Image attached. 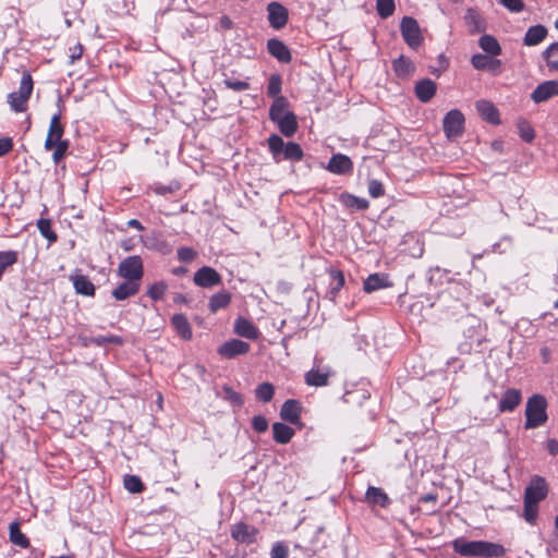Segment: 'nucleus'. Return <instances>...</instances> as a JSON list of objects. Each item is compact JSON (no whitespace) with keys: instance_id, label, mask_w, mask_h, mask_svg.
Listing matches in <instances>:
<instances>
[{"instance_id":"nucleus-1","label":"nucleus","mask_w":558,"mask_h":558,"mask_svg":"<svg viewBox=\"0 0 558 558\" xmlns=\"http://www.w3.org/2000/svg\"><path fill=\"white\" fill-rule=\"evenodd\" d=\"M453 550L463 557H502L506 549L502 545L486 541H466L457 538L452 543Z\"/></svg>"},{"instance_id":"nucleus-2","label":"nucleus","mask_w":558,"mask_h":558,"mask_svg":"<svg viewBox=\"0 0 558 558\" xmlns=\"http://www.w3.org/2000/svg\"><path fill=\"white\" fill-rule=\"evenodd\" d=\"M268 149L271 154L272 160L276 163L282 160L298 162L303 159L304 153L302 147L295 142L284 141L277 134H271L267 138Z\"/></svg>"},{"instance_id":"nucleus-3","label":"nucleus","mask_w":558,"mask_h":558,"mask_svg":"<svg viewBox=\"0 0 558 558\" xmlns=\"http://www.w3.org/2000/svg\"><path fill=\"white\" fill-rule=\"evenodd\" d=\"M547 407L548 402L543 395H532L525 405V424L526 429L537 428L544 425L547 420Z\"/></svg>"},{"instance_id":"nucleus-4","label":"nucleus","mask_w":558,"mask_h":558,"mask_svg":"<svg viewBox=\"0 0 558 558\" xmlns=\"http://www.w3.org/2000/svg\"><path fill=\"white\" fill-rule=\"evenodd\" d=\"M34 83L28 72H23L19 89L8 95V104L15 112H24L27 109L28 99L33 93Z\"/></svg>"},{"instance_id":"nucleus-5","label":"nucleus","mask_w":558,"mask_h":558,"mask_svg":"<svg viewBox=\"0 0 558 558\" xmlns=\"http://www.w3.org/2000/svg\"><path fill=\"white\" fill-rule=\"evenodd\" d=\"M464 121L463 113L458 109H452L446 113L442 120V129L449 141H454L462 136Z\"/></svg>"},{"instance_id":"nucleus-6","label":"nucleus","mask_w":558,"mask_h":558,"mask_svg":"<svg viewBox=\"0 0 558 558\" xmlns=\"http://www.w3.org/2000/svg\"><path fill=\"white\" fill-rule=\"evenodd\" d=\"M400 32L403 40L412 49H417L423 43L421 27L414 17L404 16L401 20Z\"/></svg>"},{"instance_id":"nucleus-7","label":"nucleus","mask_w":558,"mask_h":558,"mask_svg":"<svg viewBox=\"0 0 558 558\" xmlns=\"http://www.w3.org/2000/svg\"><path fill=\"white\" fill-rule=\"evenodd\" d=\"M118 275L123 279L140 282L144 275L143 260L141 256L133 255L124 258L118 266Z\"/></svg>"},{"instance_id":"nucleus-8","label":"nucleus","mask_w":558,"mask_h":558,"mask_svg":"<svg viewBox=\"0 0 558 558\" xmlns=\"http://www.w3.org/2000/svg\"><path fill=\"white\" fill-rule=\"evenodd\" d=\"M548 493V486L544 477L534 476L524 492V500L533 504H539Z\"/></svg>"},{"instance_id":"nucleus-9","label":"nucleus","mask_w":558,"mask_h":558,"mask_svg":"<svg viewBox=\"0 0 558 558\" xmlns=\"http://www.w3.org/2000/svg\"><path fill=\"white\" fill-rule=\"evenodd\" d=\"M471 64L478 71H488L494 75L501 73V61L490 54H473L471 58Z\"/></svg>"},{"instance_id":"nucleus-10","label":"nucleus","mask_w":558,"mask_h":558,"mask_svg":"<svg viewBox=\"0 0 558 558\" xmlns=\"http://www.w3.org/2000/svg\"><path fill=\"white\" fill-rule=\"evenodd\" d=\"M268 22L275 29H280L286 26L289 12L281 3L272 1L267 5Z\"/></svg>"},{"instance_id":"nucleus-11","label":"nucleus","mask_w":558,"mask_h":558,"mask_svg":"<svg viewBox=\"0 0 558 558\" xmlns=\"http://www.w3.org/2000/svg\"><path fill=\"white\" fill-rule=\"evenodd\" d=\"M250 344L240 339H231L222 343L217 352L225 359H234L238 355H244L250 351Z\"/></svg>"},{"instance_id":"nucleus-12","label":"nucleus","mask_w":558,"mask_h":558,"mask_svg":"<svg viewBox=\"0 0 558 558\" xmlns=\"http://www.w3.org/2000/svg\"><path fill=\"white\" fill-rule=\"evenodd\" d=\"M194 283L202 288H211L221 282V276L211 267L204 266L194 274Z\"/></svg>"},{"instance_id":"nucleus-13","label":"nucleus","mask_w":558,"mask_h":558,"mask_svg":"<svg viewBox=\"0 0 558 558\" xmlns=\"http://www.w3.org/2000/svg\"><path fill=\"white\" fill-rule=\"evenodd\" d=\"M326 169L339 175L350 174L353 170V162L347 155L333 154L328 161Z\"/></svg>"},{"instance_id":"nucleus-14","label":"nucleus","mask_w":558,"mask_h":558,"mask_svg":"<svg viewBox=\"0 0 558 558\" xmlns=\"http://www.w3.org/2000/svg\"><path fill=\"white\" fill-rule=\"evenodd\" d=\"M555 96H558V81L553 80L537 85L531 94V99L536 104H541Z\"/></svg>"},{"instance_id":"nucleus-15","label":"nucleus","mask_w":558,"mask_h":558,"mask_svg":"<svg viewBox=\"0 0 558 558\" xmlns=\"http://www.w3.org/2000/svg\"><path fill=\"white\" fill-rule=\"evenodd\" d=\"M63 132H64V130L61 124V114L56 113L52 116V118L50 120L48 134H47L46 141H45L46 150L53 149V145H56V143L63 141L62 140Z\"/></svg>"},{"instance_id":"nucleus-16","label":"nucleus","mask_w":558,"mask_h":558,"mask_svg":"<svg viewBox=\"0 0 558 558\" xmlns=\"http://www.w3.org/2000/svg\"><path fill=\"white\" fill-rule=\"evenodd\" d=\"M257 530L243 522L236 523L231 529V536L240 543L251 544L256 539Z\"/></svg>"},{"instance_id":"nucleus-17","label":"nucleus","mask_w":558,"mask_h":558,"mask_svg":"<svg viewBox=\"0 0 558 558\" xmlns=\"http://www.w3.org/2000/svg\"><path fill=\"white\" fill-rule=\"evenodd\" d=\"M522 401V393L519 389L509 388L505 391L499 401L500 412H512Z\"/></svg>"},{"instance_id":"nucleus-18","label":"nucleus","mask_w":558,"mask_h":558,"mask_svg":"<svg viewBox=\"0 0 558 558\" xmlns=\"http://www.w3.org/2000/svg\"><path fill=\"white\" fill-rule=\"evenodd\" d=\"M280 417L291 424H298L301 417V404L294 399L283 402L280 410Z\"/></svg>"},{"instance_id":"nucleus-19","label":"nucleus","mask_w":558,"mask_h":558,"mask_svg":"<svg viewBox=\"0 0 558 558\" xmlns=\"http://www.w3.org/2000/svg\"><path fill=\"white\" fill-rule=\"evenodd\" d=\"M234 332L243 338L256 340L259 337L258 328L248 319L238 317L234 322Z\"/></svg>"},{"instance_id":"nucleus-20","label":"nucleus","mask_w":558,"mask_h":558,"mask_svg":"<svg viewBox=\"0 0 558 558\" xmlns=\"http://www.w3.org/2000/svg\"><path fill=\"white\" fill-rule=\"evenodd\" d=\"M140 287V282L125 279L112 291V296L118 301L126 300L137 294Z\"/></svg>"},{"instance_id":"nucleus-21","label":"nucleus","mask_w":558,"mask_h":558,"mask_svg":"<svg viewBox=\"0 0 558 558\" xmlns=\"http://www.w3.org/2000/svg\"><path fill=\"white\" fill-rule=\"evenodd\" d=\"M391 286L392 283L389 281L388 275L375 272L365 279L363 283V290L367 293H371Z\"/></svg>"},{"instance_id":"nucleus-22","label":"nucleus","mask_w":558,"mask_h":558,"mask_svg":"<svg viewBox=\"0 0 558 558\" xmlns=\"http://www.w3.org/2000/svg\"><path fill=\"white\" fill-rule=\"evenodd\" d=\"M478 114L487 122L499 124V112L493 102L482 99L475 104Z\"/></svg>"},{"instance_id":"nucleus-23","label":"nucleus","mask_w":558,"mask_h":558,"mask_svg":"<svg viewBox=\"0 0 558 558\" xmlns=\"http://www.w3.org/2000/svg\"><path fill=\"white\" fill-rule=\"evenodd\" d=\"M437 85L430 78L421 80L415 84V95L422 102H428L436 94Z\"/></svg>"},{"instance_id":"nucleus-24","label":"nucleus","mask_w":558,"mask_h":558,"mask_svg":"<svg viewBox=\"0 0 558 558\" xmlns=\"http://www.w3.org/2000/svg\"><path fill=\"white\" fill-rule=\"evenodd\" d=\"M547 28L544 25L537 24L527 28L524 38L523 45L527 47H533L541 44L547 36Z\"/></svg>"},{"instance_id":"nucleus-25","label":"nucleus","mask_w":558,"mask_h":558,"mask_svg":"<svg viewBox=\"0 0 558 558\" xmlns=\"http://www.w3.org/2000/svg\"><path fill=\"white\" fill-rule=\"evenodd\" d=\"M268 52L280 62H289L291 60V53L288 47L279 39L272 38L267 41Z\"/></svg>"},{"instance_id":"nucleus-26","label":"nucleus","mask_w":558,"mask_h":558,"mask_svg":"<svg viewBox=\"0 0 558 558\" xmlns=\"http://www.w3.org/2000/svg\"><path fill=\"white\" fill-rule=\"evenodd\" d=\"M71 280L77 294L86 296H93L95 294V286L87 276L75 274L71 276Z\"/></svg>"},{"instance_id":"nucleus-27","label":"nucleus","mask_w":558,"mask_h":558,"mask_svg":"<svg viewBox=\"0 0 558 558\" xmlns=\"http://www.w3.org/2000/svg\"><path fill=\"white\" fill-rule=\"evenodd\" d=\"M274 123L277 124L280 133L286 137H292L299 128L296 116L293 112L286 114L280 120L274 121Z\"/></svg>"},{"instance_id":"nucleus-28","label":"nucleus","mask_w":558,"mask_h":558,"mask_svg":"<svg viewBox=\"0 0 558 558\" xmlns=\"http://www.w3.org/2000/svg\"><path fill=\"white\" fill-rule=\"evenodd\" d=\"M328 272L330 277V282L327 295L330 301H335L340 290L344 286V275L341 270L337 269H329Z\"/></svg>"},{"instance_id":"nucleus-29","label":"nucleus","mask_w":558,"mask_h":558,"mask_svg":"<svg viewBox=\"0 0 558 558\" xmlns=\"http://www.w3.org/2000/svg\"><path fill=\"white\" fill-rule=\"evenodd\" d=\"M330 372L328 368H313L305 374V383L308 386L323 387L328 384Z\"/></svg>"},{"instance_id":"nucleus-30","label":"nucleus","mask_w":558,"mask_h":558,"mask_svg":"<svg viewBox=\"0 0 558 558\" xmlns=\"http://www.w3.org/2000/svg\"><path fill=\"white\" fill-rule=\"evenodd\" d=\"M392 69L398 77H409L415 71L414 63L405 56H400L393 60Z\"/></svg>"},{"instance_id":"nucleus-31","label":"nucleus","mask_w":558,"mask_h":558,"mask_svg":"<svg viewBox=\"0 0 558 558\" xmlns=\"http://www.w3.org/2000/svg\"><path fill=\"white\" fill-rule=\"evenodd\" d=\"M294 434V429L284 423L277 422L272 424L274 440L277 444H288L292 439Z\"/></svg>"},{"instance_id":"nucleus-32","label":"nucleus","mask_w":558,"mask_h":558,"mask_svg":"<svg viewBox=\"0 0 558 558\" xmlns=\"http://www.w3.org/2000/svg\"><path fill=\"white\" fill-rule=\"evenodd\" d=\"M339 201L343 206L356 210H365L369 206L366 198L359 197L347 192L340 194Z\"/></svg>"},{"instance_id":"nucleus-33","label":"nucleus","mask_w":558,"mask_h":558,"mask_svg":"<svg viewBox=\"0 0 558 558\" xmlns=\"http://www.w3.org/2000/svg\"><path fill=\"white\" fill-rule=\"evenodd\" d=\"M171 323L182 339L190 340L192 338L193 333L191 325L183 314L173 315Z\"/></svg>"},{"instance_id":"nucleus-34","label":"nucleus","mask_w":558,"mask_h":558,"mask_svg":"<svg viewBox=\"0 0 558 558\" xmlns=\"http://www.w3.org/2000/svg\"><path fill=\"white\" fill-rule=\"evenodd\" d=\"M464 20L470 28V33L475 34L485 31V22L476 10L468 9Z\"/></svg>"},{"instance_id":"nucleus-35","label":"nucleus","mask_w":558,"mask_h":558,"mask_svg":"<svg viewBox=\"0 0 558 558\" xmlns=\"http://www.w3.org/2000/svg\"><path fill=\"white\" fill-rule=\"evenodd\" d=\"M288 99L286 97H277L274 99L272 105L269 108V119L274 122L276 120H280L286 114L291 113L292 111L288 110Z\"/></svg>"},{"instance_id":"nucleus-36","label":"nucleus","mask_w":558,"mask_h":558,"mask_svg":"<svg viewBox=\"0 0 558 558\" xmlns=\"http://www.w3.org/2000/svg\"><path fill=\"white\" fill-rule=\"evenodd\" d=\"M478 46L487 54H490L493 57H497L501 53V47L498 40L492 35L485 34L481 36L478 39Z\"/></svg>"},{"instance_id":"nucleus-37","label":"nucleus","mask_w":558,"mask_h":558,"mask_svg":"<svg viewBox=\"0 0 558 558\" xmlns=\"http://www.w3.org/2000/svg\"><path fill=\"white\" fill-rule=\"evenodd\" d=\"M231 302V294L228 291H219L209 299L208 307L211 313L226 308Z\"/></svg>"},{"instance_id":"nucleus-38","label":"nucleus","mask_w":558,"mask_h":558,"mask_svg":"<svg viewBox=\"0 0 558 558\" xmlns=\"http://www.w3.org/2000/svg\"><path fill=\"white\" fill-rule=\"evenodd\" d=\"M543 59L546 61L550 72H558V43H553L543 52Z\"/></svg>"},{"instance_id":"nucleus-39","label":"nucleus","mask_w":558,"mask_h":558,"mask_svg":"<svg viewBox=\"0 0 558 558\" xmlns=\"http://www.w3.org/2000/svg\"><path fill=\"white\" fill-rule=\"evenodd\" d=\"M19 260L16 251H0V280L2 279L7 268L13 266Z\"/></svg>"},{"instance_id":"nucleus-40","label":"nucleus","mask_w":558,"mask_h":558,"mask_svg":"<svg viewBox=\"0 0 558 558\" xmlns=\"http://www.w3.org/2000/svg\"><path fill=\"white\" fill-rule=\"evenodd\" d=\"M366 498L368 502L386 507L389 504V498L383 489L378 487H368L366 492Z\"/></svg>"},{"instance_id":"nucleus-41","label":"nucleus","mask_w":558,"mask_h":558,"mask_svg":"<svg viewBox=\"0 0 558 558\" xmlns=\"http://www.w3.org/2000/svg\"><path fill=\"white\" fill-rule=\"evenodd\" d=\"M10 541L22 547L27 548L29 546L28 538L21 532L20 526L16 522H12L9 526Z\"/></svg>"},{"instance_id":"nucleus-42","label":"nucleus","mask_w":558,"mask_h":558,"mask_svg":"<svg viewBox=\"0 0 558 558\" xmlns=\"http://www.w3.org/2000/svg\"><path fill=\"white\" fill-rule=\"evenodd\" d=\"M274 395H275V387L270 383H263V384L258 385L255 389L256 399L264 403L271 401V399L274 398Z\"/></svg>"},{"instance_id":"nucleus-43","label":"nucleus","mask_w":558,"mask_h":558,"mask_svg":"<svg viewBox=\"0 0 558 558\" xmlns=\"http://www.w3.org/2000/svg\"><path fill=\"white\" fill-rule=\"evenodd\" d=\"M37 228L40 234L46 238L49 243H53L57 241L58 236L56 232L51 229V221L49 219L40 218L37 221Z\"/></svg>"},{"instance_id":"nucleus-44","label":"nucleus","mask_w":558,"mask_h":558,"mask_svg":"<svg viewBox=\"0 0 558 558\" xmlns=\"http://www.w3.org/2000/svg\"><path fill=\"white\" fill-rule=\"evenodd\" d=\"M377 13L381 19L391 16L395 12L396 4L395 0H377L376 3Z\"/></svg>"},{"instance_id":"nucleus-45","label":"nucleus","mask_w":558,"mask_h":558,"mask_svg":"<svg viewBox=\"0 0 558 558\" xmlns=\"http://www.w3.org/2000/svg\"><path fill=\"white\" fill-rule=\"evenodd\" d=\"M281 87H282L281 76L279 74H272L269 77V82H268V88H267L268 95L274 97V99H277V97H282L280 95Z\"/></svg>"},{"instance_id":"nucleus-46","label":"nucleus","mask_w":558,"mask_h":558,"mask_svg":"<svg viewBox=\"0 0 558 558\" xmlns=\"http://www.w3.org/2000/svg\"><path fill=\"white\" fill-rule=\"evenodd\" d=\"M124 487L132 494L141 493L144 489L141 478L136 475H126L124 477Z\"/></svg>"},{"instance_id":"nucleus-47","label":"nucleus","mask_w":558,"mask_h":558,"mask_svg":"<svg viewBox=\"0 0 558 558\" xmlns=\"http://www.w3.org/2000/svg\"><path fill=\"white\" fill-rule=\"evenodd\" d=\"M167 288L168 286L163 281L155 282L149 287L147 295L154 301L161 300L167 291Z\"/></svg>"},{"instance_id":"nucleus-48","label":"nucleus","mask_w":558,"mask_h":558,"mask_svg":"<svg viewBox=\"0 0 558 558\" xmlns=\"http://www.w3.org/2000/svg\"><path fill=\"white\" fill-rule=\"evenodd\" d=\"M523 504V517L525 521L534 524L538 513V504L529 502L526 500H524Z\"/></svg>"},{"instance_id":"nucleus-49","label":"nucleus","mask_w":558,"mask_h":558,"mask_svg":"<svg viewBox=\"0 0 558 558\" xmlns=\"http://www.w3.org/2000/svg\"><path fill=\"white\" fill-rule=\"evenodd\" d=\"M448 271L436 266L428 270V280L434 284H442L444 278L447 277Z\"/></svg>"},{"instance_id":"nucleus-50","label":"nucleus","mask_w":558,"mask_h":558,"mask_svg":"<svg viewBox=\"0 0 558 558\" xmlns=\"http://www.w3.org/2000/svg\"><path fill=\"white\" fill-rule=\"evenodd\" d=\"M68 147V141L58 142L53 145L54 150L52 153V159L54 163H58L65 156Z\"/></svg>"},{"instance_id":"nucleus-51","label":"nucleus","mask_w":558,"mask_h":558,"mask_svg":"<svg viewBox=\"0 0 558 558\" xmlns=\"http://www.w3.org/2000/svg\"><path fill=\"white\" fill-rule=\"evenodd\" d=\"M368 193L373 198L383 196L385 193L383 183L375 179L371 180L368 182Z\"/></svg>"},{"instance_id":"nucleus-52","label":"nucleus","mask_w":558,"mask_h":558,"mask_svg":"<svg viewBox=\"0 0 558 558\" xmlns=\"http://www.w3.org/2000/svg\"><path fill=\"white\" fill-rule=\"evenodd\" d=\"M271 558H288L289 548L281 542L276 543L270 553Z\"/></svg>"},{"instance_id":"nucleus-53","label":"nucleus","mask_w":558,"mask_h":558,"mask_svg":"<svg viewBox=\"0 0 558 558\" xmlns=\"http://www.w3.org/2000/svg\"><path fill=\"white\" fill-rule=\"evenodd\" d=\"M252 427L257 433H264L268 429V421L263 415H255L252 420Z\"/></svg>"},{"instance_id":"nucleus-54","label":"nucleus","mask_w":558,"mask_h":558,"mask_svg":"<svg viewBox=\"0 0 558 558\" xmlns=\"http://www.w3.org/2000/svg\"><path fill=\"white\" fill-rule=\"evenodd\" d=\"M225 84L228 88L235 90V92H242L246 90L250 87V84L244 81H236L232 78H226Z\"/></svg>"},{"instance_id":"nucleus-55","label":"nucleus","mask_w":558,"mask_h":558,"mask_svg":"<svg viewBox=\"0 0 558 558\" xmlns=\"http://www.w3.org/2000/svg\"><path fill=\"white\" fill-rule=\"evenodd\" d=\"M94 342L98 345H102L106 343H113L121 345L123 343V339L120 336H99L94 339Z\"/></svg>"},{"instance_id":"nucleus-56","label":"nucleus","mask_w":558,"mask_h":558,"mask_svg":"<svg viewBox=\"0 0 558 558\" xmlns=\"http://www.w3.org/2000/svg\"><path fill=\"white\" fill-rule=\"evenodd\" d=\"M196 255V252L191 247H180L178 250V258L184 263L192 262Z\"/></svg>"},{"instance_id":"nucleus-57","label":"nucleus","mask_w":558,"mask_h":558,"mask_svg":"<svg viewBox=\"0 0 558 558\" xmlns=\"http://www.w3.org/2000/svg\"><path fill=\"white\" fill-rule=\"evenodd\" d=\"M500 3L511 12H521L524 9L522 0H499Z\"/></svg>"},{"instance_id":"nucleus-58","label":"nucleus","mask_w":558,"mask_h":558,"mask_svg":"<svg viewBox=\"0 0 558 558\" xmlns=\"http://www.w3.org/2000/svg\"><path fill=\"white\" fill-rule=\"evenodd\" d=\"M520 135L525 142H531L534 138V131L527 124L520 126Z\"/></svg>"},{"instance_id":"nucleus-59","label":"nucleus","mask_w":558,"mask_h":558,"mask_svg":"<svg viewBox=\"0 0 558 558\" xmlns=\"http://www.w3.org/2000/svg\"><path fill=\"white\" fill-rule=\"evenodd\" d=\"M70 52L71 63H74L82 57L83 46L81 44H76L75 46L70 48Z\"/></svg>"},{"instance_id":"nucleus-60","label":"nucleus","mask_w":558,"mask_h":558,"mask_svg":"<svg viewBox=\"0 0 558 558\" xmlns=\"http://www.w3.org/2000/svg\"><path fill=\"white\" fill-rule=\"evenodd\" d=\"M13 147L11 138H1L0 140V157L8 154Z\"/></svg>"},{"instance_id":"nucleus-61","label":"nucleus","mask_w":558,"mask_h":558,"mask_svg":"<svg viewBox=\"0 0 558 558\" xmlns=\"http://www.w3.org/2000/svg\"><path fill=\"white\" fill-rule=\"evenodd\" d=\"M547 450L551 456L558 454V441L556 439H549L547 441Z\"/></svg>"},{"instance_id":"nucleus-62","label":"nucleus","mask_w":558,"mask_h":558,"mask_svg":"<svg viewBox=\"0 0 558 558\" xmlns=\"http://www.w3.org/2000/svg\"><path fill=\"white\" fill-rule=\"evenodd\" d=\"M226 391H227V393H228V398H229L232 402H234V403H236V404H239V405H241V404H242V398H241V396H240L239 393L234 392L233 390H231V389H229V388H228V389H226Z\"/></svg>"},{"instance_id":"nucleus-63","label":"nucleus","mask_w":558,"mask_h":558,"mask_svg":"<svg viewBox=\"0 0 558 558\" xmlns=\"http://www.w3.org/2000/svg\"><path fill=\"white\" fill-rule=\"evenodd\" d=\"M232 21L229 16L223 15L220 17V26L225 29H230L232 27Z\"/></svg>"},{"instance_id":"nucleus-64","label":"nucleus","mask_w":558,"mask_h":558,"mask_svg":"<svg viewBox=\"0 0 558 558\" xmlns=\"http://www.w3.org/2000/svg\"><path fill=\"white\" fill-rule=\"evenodd\" d=\"M155 192L159 195H165L167 193L172 192V189L170 186L160 185L155 189Z\"/></svg>"}]
</instances>
